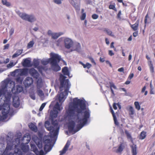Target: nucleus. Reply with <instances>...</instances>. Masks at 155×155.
<instances>
[{
    "mask_svg": "<svg viewBox=\"0 0 155 155\" xmlns=\"http://www.w3.org/2000/svg\"><path fill=\"white\" fill-rule=\"evenodd\" d=\"M139 19L137 20L135 23L134 25L130 24L131 28L134 31H136L138 29L139 24Z\"/></svg>",
    "mask_w": 155,
    "mask_h": 155,
    "instance_id": "17",
    "label": "nucleus"
},
{
    "mask_svg": "<svg viewBox=\"0 0 155 155\" xmlns=\"http://www.w3.org/2000/svg\"><path fill=\"white\" fill-rule=\"evenodd\" d=\"M51 139H48L45 140L43 141V143L45 144H48L51 145Z\"/></svg>",
    "mask_w": 155,
    "mask_h": 155,
    "instance_id": "39",
    "label": "nucleus"
},
{
    "mask_svg": "<svg viewBox=\"0 0 155 155\" xmlns=\"http://www.w3.org/2000/svg\"><path fill=\"white\" fill-rule=\"evenodd\" d=\"M33 81L31 78L27 77L24 81L23 83L26 87H28L32 84Z\"/></svg>",
    "mask_w": 155,
    "mask_h": 155,
    "instance_id": "8",
    "label": "nucleus"
},
{
    "mask_svg": "<svg viewBox=\"0 0 155 155\" xmlns=\"http://www.w3.org/2000/svg\"><path fill=\"white\" fill-rule=\"evenodd\" d=\"M134 104L135 108L138 110L140 109V106L139 104V103L138 101H135L134 103Z\"/></svg>",
    "mask_w": 155,
    "mask_h": 155,
    "instance_id": "36",
    "label": "nucleus"
},
{
    "mask_svg": "<svg viewBox=\"0 0 155 155\" xmlns=\"http://www.w3.org/2000/svg\"><path fill=\"white\" fill-rule=\"evenodd\" d=\"M104 31L106 32L108 35L111 37H114V35L112 31L109 29L107 28H104Z\"/></svg>",
    "mask_w": 155,
    "mask_h": 155,
    "instance_id": "25",
    "label": "nucleus"
},
{
    "mask_svg": "<svg viewBox=\"0 0 155 155\" xmlns=\"http://www.w3.org/2000/svg\"><path fill=\"white\" fill-rule=\"evenodd\" d=\"M37 94L40 97L44 96V94L43 91L41 90H39L38 91Z\"/></svg>",
    "mask_w": 155,
    "mask_h": 155,
    "instance_id": "43",
    "label": "nucleus"
},
{
    "mask_svg": "<svg viewBox=\"0 0 155 155\" xmlns=\"http://www.w3.org/2000/svg\"><path fill=\"white\" fill-rule=\"evenodd\" d=\"M109 8L110 9H113L115 11H117V9L115 7V5H109Z\"/></svg>",
    "mask_w": 155,
    "mask_h": 155,
    "instance_id": "44",
    "label": "nucleus"
},
{
    "mask_svg": "<svg viewBox=\"0 0 155 155\" xmlns=\"http://www.w3.org/2000/svg\"><path fill=\"white\" fill-rule=\"evenodd\" d=\"M14 147V153L15 155H23V152L26 153L30 150L29 146L26 143H20L19 139L15 138L12 141H9L7 142L6 147L4 151V153H7Z\"/></svg>",
    "mask_w": 155,
    "mask_h": 155,
    "instance_id": "3",
    "label": "nucleus"
},
{
    "mask_svg": "<svg viewBox=\"0 0 155 155\" xmlns=\"http://www.w3.org/2000/svg\"><path fill=\"white\" fill-rule=\"evenodd\" d=\"M34 44V42L33 41H30L28 44L27 47L28 48H29L32 47Z\"/></svg>",
    "mask_w": 155,
    "mask_h": 155,
    "instance_id": "41",
    "label": "nucleus"
},
{
    "mask_svg": "<svg viewBox=\"0 0 155 155\" xmlns=\"http://www.w3.org/2000/svg\"><path fill=\"white\" fill-rule=\"evenodd\" d=\"M13 104L15 107H18L20 105V101L18 97H15L13 98Z\"/></svg>",
    "mask_w": 155,
    "mask_h": 155,
    "instance_id": "15",
    "label": "nucleus"
},
{
    "mask_svg": "<svg viewBox=\"0 0 155 155\" xmlns=\"http://www.w3.org/2000/svg\"><path fill=\"white\" fill-rule=\"evenodd\" d=\"M125 133L126 135L127 139L131 140L132 139V137L131 134L127 130H125Z\"/></svg>",
    "mask_w": 155,
    "mask_h": 155,
    "instance_id": "37",
    "label": "nucleus"
},
{
    "mask_svg": "<svg viewBox=\"0 0 155 155\" xmlns=\"http://www.w3.org/2000/svg\"><path fill=\"white\" fill-rule=\"evenodd\" d=\"M113 117L114 124L116 126H118L119 125V123L117 120L116 117V116Z\"/></svg>",
    "mask_w": 155,
    "mask_h": 155,
    "instance_id": "45",
    "label": "nucleus"
},
{
    "mask_svg": "<svg viewBox=\"0 0 155 155\" xmlns=\"http://www.w3.org/2000/svg\"><path fill=\"white\" fill-rule=\"evenodd\" d=\"M109 83L110 85V87L111 93L114 95H115V94L114 93V91L112 89V88H114V89H116L117 87L114 84L113 82H109Z\"/></svg>",
    "mask_w": 155,
    "mask_h": 155,
    "instance_id": "21",
    "label": "nucleus"
},
{
    "mask_svg": "<svg viewBox=\"0 0 155 155\" xmlns=\"http://www.w3.org/2000/svg\"><path fill=\"white\" fill-rule=\"evenodd\" d=\"M58 113V111L57 110L54 109L53 111L51 112V117L53 118H55L57 117Z\"/></svg>",
    "mask_w": 155,
    "mask_h": 155,
    "instance_id": "27",
    "label": "nucleus"
},
{
    "mask_svg": "<svg viewBox=\"0 0 155 155\" xmlns=\"http://www.w3.org/2000/svg\"><path fill=\"white\" fill-rule=\"evenodd\" d=\"M70 145V142L69 141H68L62 150L60 151V155H63V154H64L68 150Z\"/></svg>",
    "mask_w": 155,
    "mask_h": 155,
    "instance_id": "14",
    "label": "nucleus"
},
{
    "mask_svg": "<svg viewBox=\"0 0 155 155\" xmlns=\"http://www.w3.org/2000/svg\"><path fill=\"white\" fill-rule=\"evenodd\" d=\"M26 136H27V138H28V142H29L30 140V136L28 134H25V135L24 136L23 138H25L26 137Z\"/></svg>",
    "mask_w": 155,
    "mask_h": 155,
    "instance_id": "51",
    "label": "nucleus"
},
{
    "mask_svg": "<svg viewBox=\"0 0 155 155\" xmlns=\"http://www.w3.org/2000/svg\"><path fill=\"white\" fill-rule=\"evenodd\" d=\"M73 105L75 108H77V112L78 114H81L83 117L82 118H80L78 117L76 119V122L78 124L75 129H74L75 125L74 121L72 120L69 123L68 126V131L70 133L73 132V134L79 130L87 123V110H86L84 112H83L86 109L84 101L82 100L76 98L74 99Z\"/></svg>",
    "mask_w": 155,
    "mask_h": 155,
    "instance_id": "1",
    "label": "nucleus"
},
{
    "mask_svg": "<svg viewBox=\"0 0 155 155\" xmlns=\"http://www.w3.org/2000/svg\"><path fill=\"white\" fill-rule=\"evenodd\" d=\"M51 145L48 144H45L44 150L45 151L48 152L51 149Z\"/></svg>",
    "mask_w": 155,
    "mask_h": 155,
    "instance_id": "31",
    "label": "nucleus"
},
{
    "mask_svg": "<svg viewBox=\"0 0 155 155\" xmlns=\"http://www.w3.org/2000/svg\"><path fill=\"white\" fill-rule=\"evenodd\" d=\"M131 148L132 155H137V146L136 145L133 144L130 146Z\"/></svg>",
    "mask_w": 155,
    "mask_h": 155,
    "instance_id": "24",
    "label": "nucleus"
},
{
    "mask_svg": "<svg viewBox=\"0 0 155 155\" xmlns=\"http://www.w3.org/2000/svg\"><path fill=\"white\" fill-rule=\"evenodd\" d=\"M21 54V53L20 54H18V53H15L12 55V58H14L16 57H18V56Z\"/></svg>",
    "mask_w": 155,
    "mask_h": 155,
    "instance_id": "62",
    "label": "nucleus"
},
{
    "mask_svg": "<svg viewBox=\"0 0 155 155\" xmlns=\"http://www.w3.org/2000/svg\"><path fill=\"white\" fill-rule=\"evenodd\" d=\"M133 36L134 37H137L138 35V31H137L136 32H135L133 33Z\"/></svg>",
    "mask_w": 155,
    "mask_h": 155,
    "instance_id": "60",
    "label": "nucleus"
},
{
    "mask_svg": "<svg viewBox=\"0 0 155 155\" xmlns=\"http://www.w3.org/2000/svg\"><path fill=\"white\" fill-rule=\"evenodd\" d=\"M73 43V41L69 38H66L64 40L65 46L66 48L68 49L72 47Z\"/></svg>",
    "mask_w": 155,
    "mask_h": 155,
    "instance_id": "10",
    "label": "nucleus"
},
{
    "mask_svg": "<svg viewBox=\"0 0 155 155\" xmlns=\"http://www.w3.org/2000/svg\"><path fill=\"white\" fill-rule=\"evenodd\" d=\"M30 74L34 78L37 79L39 76V74L37 71L33 68H31L29 70Z\"/></svg>",
    "mask_w": 155,
    "mask_h": 155,
    "instance_id": "9",
    "label": "nucleus"
},
{
    "mask_svg": "<svg viewBox=\"0 0 155 155\" xmlns=\"http://www.w3.org/2000/svg\"><path fill=\"white\" fill-rule=\"evenodd\" d=\"M134 76L133 73H130L128 76V79L130 80Z\"/></svg>",
    "mask_w": 155,
    "mask_h": 155,
    "instance_id": "58",
    "label": "nucleus"
},
{
    "mask_svg": "<svg viewBox=\"0 0 155 155\" xmlns=\"http://www.w3.org/2000/svg\"><path fill=\"white\" fill-rule=\"evenodd\" d=\"M14 65V64H13V63L12 62H10L9 64H7V67L8 68H10L13 66Z\"/></svg>",
    "mask_w": 155,
    "mask_h": 155,
    "instance_id": "48",
    "label": "nucleus"
},
{
    "mask_svg": "<svg viewBox=\"0 0 155 155\" xmlns=\"http://www.w3.org/2000/svg\"><path fill=\"white\" fill-rule=\"evenodd\" d=\"M37 146L39 149H41L42 148L43 146L41 143L40 142H38L37 144Z\"/></svg>",
    "mask_w": 155,
    "mask_h": 155,
    "instance_id": "50",
    "label": "nucleus"
},
{
    "mask_svg": "<svg viewBox=\"0 0 155 155\" xmlns=\"http://www.w3.org/2000/svg\"><path fill=\"white\" fill-rule=\"evenodd\" d=\"M98 17V16L96 14H93L92 16V18L94 19H96Z\"/></svg>",
    "mask_w": 155,
    "mask_h": 155,
    "instance_id": "49",
    "label": "nucleus"
},
{
    "mask_svg": "<svg viewBox=\"0 0 155 155\" xmlns=\"http://www.w3.org/2000/svg\"><path fill=\"white\" fill-rule=\"evenodd\" d=\"M39 64V62L38 60L34 59L33 60V65L35 68H37Z\"/></svg>",
    "mask_w": 155,
    "mask_h": 155,
    "instance_id": "34",
    "label": "nucleus"
},
{
    "mask_svg": "<svg viewBox=\"0 0 155 155\" xmlns=\"http://www.w3.org/2000/svg\"><path fill=\"white\" fill-rule=\"evenodd\" d=\"M8 83H5L1 86L0 89V121L6 119L9 112L10 108L9 105L6 104V108H2V105L5 102V100H9L12 96L10 92L7 90Z\"/></svg>",
    "mask_w": 155,
    "mask_h": 155,
    "instance_id": "2",
    "label": "nucleus"
},
{
    "mask_svg": "<svg viewBox=\"0 0 155 155\" xmlns=\"http://www.w3.org/2000/svg\"><path fill=\"white\" fill-rule=\"evenodd\" d=\"M125 143H120L117 149L116 150V152L117 153H121L125 147Z\"/></svg>",
    "mask_w": 155,
    "mask_h": 155,
    "instance_id": "16",
    "label": "nucleus"
},
{
    "mask_svg": "<svg viewBox=\"0 0 155 155\" xmlns=\"http://www.w3.org/2000/svg\"><path fill=\"white\" fill-rule=\"evenodd\" d=\"M88 58L92 63L94 65H95L96 64V63L93 58L91 57H89Z\"/></svg>",
    "mask_w": 155,
    "mask_h": 155,
    "instance_id": "47",
    "label": "nucleus"
},
{
    "mask_svg": "<svg viewBox=\"0 0 155 155\" xmlns=\"http://www.w3.org/2000/svg\"><path fill=\"white\" fill-rule=\"evenodd\" d=\"M22 65L25 67H31L32 66L31 64V61L30 60L27 58L25 59L22 63Z\"/></svg>",
    "mask_w": 155,
    "mask_h": 155,
    "instance_id": "20",
    "label": "nucleus"
},
{
    "mask_svg": "<svg viewBox=\"0 0 155 155\" xmlns=\"http://www.w3.org/2000/svg\"><path fill=\"white\" fill-rule=\"evenodd\" d=\"M45 103H43L42 104L39 109L40 111H41L45 107Z\"/></svg>",
    "mask_w": 155,
    "mask_h": 155,
    "instance_id": "46",
    "label": "nucleus"
},
{
    "mask_svg": "<svg viewBox=\"0 0 155 155\" xmlns=\"http://www.w3.org/2000/svg\"><path fill=\"white\" fill-rule=\"evenodd\" d=\"M146 88V87L145 86L142 88L141 91V92L142 93H143L144 92H145L144 94L145 96L147 94V93H148L147 91H145Z\"/></svg>",
    "mask_w": 155,
    "mask_h": 155,
    "instance_id": "42",
    "label": "nucleus"
},
{
    "mask_svg": "<svg viewBox=\"0 0 155 155\" xmlns=\"http://www.w3.org/2000/svg\"><path fill=\"white\" fill-rule=\"evenodd\" d=\"M19 15L23 19L28 21L31 22L35 21L36 19L35 17L33 15H28L23 13H20Z\"/></svg>",
    "mask_w": 155,
    "mask_h": 155,
    "instance_id": "7",
    "label": "nucleus"
},
{
    "mask_svg": "<svg viewBox=\"0 0 155 155\" xmlns=\"http://www.w3.org/2000/svg\"><path fill=\"white\" fill-rule=\"evenodd\" d=\"M30 146L31 150L33 151L36 154H37L38 153V150L36 145L34 144H31Z\"/></svg>",
    "mask_w": 155,
    "mask_h": 155,
    "instance_id": "19",
    "label": "nucleus"
},
{
    "mask_svg": "<svg viewBox=\"0 0 155 155\" xmlns=\"http://www.w3.org/2000/svg\"><path fill=\"white\" fill-rule=\"evenodd\" d=\"M110 112L112 114L113 117H116V116L115 115L114 112L111 107H110Z\"/></svg>",
    "mask_w": 155,
    "mask_h": 155,
    "instance_id": "54",
    "label": "nucleus"
},
{
    "mask_svg": "<svg viewBox=\"0 0 155 155\" xmlns=\"http://www.w3.org/2000/svg\"><path fill=\"white\" fill-rule=\"evenodd\" d=\"M66 112L67 117L70 119H72L75 114L74 110L72 108H69Z\"/></svg>",
    "mask_w": 155,
    "mask_h": 155,
    "instance_id": "11",
    "label": "nucleus"
},
{
    "mask_svg": "<svg viewBox=\"0 0 155 155\" xmlns=\"http://www.w3.org/2000/svg\"><path fill=\"white\" fill-rule=\"evenodd\" d=\"M20 74L21 76H27L28 75V70L27 68H24L19 69Z\"/></svg>",
    "mask_w": 155,
    "mask_h": 155,
    "instance_id": "18",
    "label": "nucleus"
},
{
    "mask_svg": "<svg viewBox=\"0 0 155 155\" xmlns=\"http://www.w3.org/2000/svg\"><path fill=\"white\" fill-rule=\"evenodd\" d=\"M124 68L123 67L121 68L118 69V71L119 72H124Z\"/></svg>",
    "mask_w": 155,
    "mask_h": 155,
    "instance_id": "63",
    "label": "nucleus"
},
{
    "mask_svg": "<svg viewBox=\"0 0 155 155\" xmlns=\"http://www.w3.org/2000/svg\"><path fill=\"white\" fill-rule=\"evenodd\" d=\"M62 73L65 75H69V72L68 68L67 67H65L62 68Z\"/></svg>",
    "mask_w": 155,
    "mask_h": 155,
    "instance_id": "26",
    "label": "nucleus"
},
{
    "mask_svg": "<svg viewBox=\"0 0 155 155\" xmlns=\"http://www.w3.org/2000/svg\"><path fill=\"white\" fill-rule=\"evenodd\" d=\"M110 112L112 114L113 117H116V116L115 115L114 112L111 107H110Z\"/></svg>",
    "mask_w": 155,
    "mask_h": 155,
    "instance_id": "55",
    "label": "nucleus"
},
{
    "mask_svg": "<svg viewBox=\"0 0 155 155\" xmlns=\"http://www.w3.org/2000/svg\"><path fill=\"white\" fill-rule=\"evenodd\" d=\"M36 155H44V152L42 150H41L39 151H38V153Z\"/></svg>",
    "mask_w": 155,
    "mask_h": 155,
    "instance_id": "52",
    "label": "nucleus"
},
{
    "mask_svg": "<svg viewBox=\"0 0 155 155\" xmlns=\"http://www.w3.org/2000/svg\"><path fill=\"white\" fill-rule=\"evenodd\" d=\"M23 90V88L19 85H17L16 86V91L15 92V94H17L22 92Z\"/></svg>",
    "mask_w": 155,
    "mask_h": 155,
    "instance_id": "30",
    "label": "nucleus"
},
{
    "mask_svg": "<svg viewBox=\"0 0 155 155\" xmlns=\"http://www.w3.org/2000/svg\"><path fill=\"white\" fill-rule=\"evenodd\" d=\"M69 1L71 3L73 6L76 9L78 10V9H79V7L78 5H77V3L74 2L73 0H69Z\"/></svg>",
    "mask_w": 155,
    "mask_h": 155,
    "instance_id": "33",
    "label": "nucleus"
},
{
    "mask_svg": "<svg viewBox=\"0 0 155 155\" xmlns=\"http://www.w3.org/2000/svg\"><path fill=\"white\" fill-rule=\"evenodd\" d=\"M108 54H109L110 56H112L114 54V53L111 50H109V51Z\"/></svg>",
    "mask_w": 155,
    "mask_h": 155,
    "instance_id": "61",
    "label": "nucleus"
},
{
    "mask_svg": "<svg viewBox=\"0 0 155 155\" xmlns=\"http://www.w3.org/2000/svg\"><path fill=\"white\" fill-rule=\"evenodd\" d=\"M29 128L33 131L36 132L38 130V128L36 126L32 123H30L28 125Z\"/></svg>",
    "mask_w": 155,
    "mask_h": 155,
    "instance_id": "23",
    "label": "nucleus"
},
{
    "mask_svg": "<svg viewBox=\"0 0 155 155\" xmlns=\"http://www.w3.org/2000/svg\"><path fill=\"white\" fill-rule=\"evenodd\" d=\"M9 46V44H7L4 45V49H7L8 48Z\"/></svg>",
    "mask_w": 155,
    "mask_h": 155,
    "instance_id": "56",
    "label": "nucleus"
},
{
    "mask_svg": "<svg viewBox=\"0 0 155 155\" xmlns=\"http://www.w3.org/2000/svg\"><path fill=\"white\" fill-rule=\"evenodd\" d=\"M64 92H61L59 94H58L56 97V100L58 99L59 103H62L64 100Z\"/></svg>",
    "mask_w": 155,
    "mask_h": 155,
    "instance_id": "12",
    "label": "nucleus"
},
{
    "mask_svg": "<svg viewBox=\"0 0 155 155\" xmlns=\"http://www.w3.org/2000/svg\"><path fill=\"white\" fill-rule=\"evenodd\" d=\"M126 109L128 112V114L130 116L133 117V115L135 113V111L134 108L131 106H128L127 107Z\"/></svg>",
    "mask_w": 155,
    "mask_h": 155,
    "instance_id": "13",
    "label": "nucleus"
},
{
    "mask_svg": "<svg viewBox=\"0 0 155 155\" xmlns=\"http://www.w3.org/2000/svg\"><path fill=\"white\" fill-rule=\"evenodd\" d=\"M73 48V50H72V51H74V50H76L77 51H79L80 48V44L78 43H75L74 44H73V45H72V47Z\"/></svg>",
    "mask_w": 155,
    "mask_h": 155,
    "instance_id": "22",
    "label": "nucleus"
},
{
    "mask_svg": "<svg viewBox=\"0 0 155 155\" xmlns=\"http://www.w3.org/2000/svg\"><path fill=\"white\" fill-rule=\"evenodd\" d=\"M79 63L80 64L82 65L83 66L84 68H86L87 67V63H86V64H84L81 61H79Z\"/></svg>",
    "mask_w": 155,
    "mask_h": 155,
    "instance_id": "57",
    "label": "nucleus"
},
{
    "mask_svg": "<svg viewBox=\"0 0 155 155\" xmlns=\"http://www.w3.org/2000/svg\"><path fill=\"white\" fill-rule=\"evenodd\" d=\"M53 126H50L48 121H46L45 123V127L48 130L50 131V134L52 137H55L58 135L59 127L57 123L52 122Z\"/></svg>",
    "mask_w": 155,
    "mask_h": 155,
    "instance_id": "5",
    "label": "nucleus"
},
{
    "mask_svg": "<svg viewBox=\"0 0 155 155\" xmlns=\"http://www.w3.org/2000/svg\"><path fill=\"white\" fill-rule=\"evenodd\" d=\"M117 105V104L115 103H114L113 104V107L114 109L115 110H116L117 109V107L116 106Z\"/></svg>",
    "mask_w": 155,
    "mask_h": 155,
    "instance_id": "59",
    "label": "nucleus"
},
{
    "mask_svg": "<svg viewBox=\"0 0 155 155\" xmlns=\"http://www.w3.org/2000/svg\"><path fill=\"white\" fill-rule=\"evenodd\" d=\"M148 18V14L147 13L145 17L144 22L145 24L147 23V18Z\"/></svg>",
    "mask_w": 155,
    "mask_h": 155,
    "instance_id": "53",
    "label": "nucleus"
},
{
    "mask_svg": "<svg viewBox=\"0 0 155 155\" xmlns=\"http://www.w3.org/2000/svg\"><path fill=\"white\" fill-rule=\"evenodd\" d=\"M62 107H61V105L59 104L58 102H57L55 105L54 109H56V110L61 111L62 109Z\"/></svg>",
    "mask_w": 155,
    "mask_h": 155,
    "instance_id": "28",
    "label": "nucleus"
},
{
    "mask_svg": "<svg viewBox=\"0 0 155 155\" xmlns=\"http://www.w3.org/2000/svg\"><path fill=\"white\" fill-rule=\"evenodd\" d=\"M146 136V132L142 131L140 134L139 138L140 139L143 140L145 138Z\"/></svg>",
    "mask_w": 155,
    "mask_h": 155,
    "instance_id": "32",
    "label": "nucleus"
},
{
    "mask_svg": "<svg viewBox=\"0 0 155 155\" xmlns=\"http://www.w3.org/2000/svg\"><path fill=\"white\" fill-rule=\"evenodd\" d=\"M66 77L63 75L61 74L59 78L60 85L59 86V89L60 91H62L64 90L63 88H64L65 89L64 92L67 93L69 90L70 86L71 84L69 83L68 79H66Z\"/></svg>",
    "mask_w": 155,
    "mask_h": 155,
    "instance_id": "6",
    "label": "nucleus"
},
{
    "mask_svg": "<svg viewBox=\"0 0 155 155\" xmlns=\"http://www.w3.org/2000/svg\"><path fill=\"white\" fill-rule=\"evenodd\" d=\"M31 98L33 100L35 99V97L34 94H33L30 96Z\"/></svg>",
    "mask_w": 155,
    "mask_h": 155,
    "instance_id": "64",
    "label": "nucleus"
},
{
    "mask_svg": "<svg viewBox=\"0 0 155 155\" xmlns=\"http://www.w3.org/2000/svg\"><path fill=\"white\" fill-rule=\"evenodd\" d=\"M63 34V33L62 32H60L59 33H53L52 35V38L54 39L57 38Z\"/></svg>",
    "mask_w": 155,
    "mask_h": 155,
    "instance_id": "29",
    "label": "nucleus"
},
{
    "mask_svg": "<svg viewBox=\"0 0 155 155\" xmlns=\"http://www.w3.org/2000/svg\"><path fill=\"white\" fill-rule=\"evenodd\" d=\"M51 58L47 60L42 61L41 63L44 65L47 64L49 63L51 65L52 70L55 71H58L61 70V68L58 63L61 60V57L57 54L51 53L50 54Z\"/></svg>",
    "mask_w": 155,
    "mask_h": 155,
    "instance_id": "4",
    "label": "nucleus"
},
{
    "mask_svg": "<svg viewBox=\"0 0 155 155\" xmlns=\"http://www.w3.org/2000/svg\"><path fill=\"white\" fill-rule=\"evenodd\" d=\"M2 2L4 5H5L7 6H9L11 4L10 3L7 2V0H2Z\"/></svg>",
    "mask_w": 155,
    "mask_h": 155,
    "instance_id": "40",
    "label": "nucleus"
},
{
    "mask_svg": "<svg viewBox=\"0 0 155 155\" xmlns=\"http://www.w3.org/2000/svg\"><path fill=\"white\" fill-rule=\"evenodd\" d=\"M150 64H149L150 69L151 72L153 73L154 72V68L153 64L152 63L151 61H150Z\"/></svg>",
    "mask_w": 155,
    "mask_h": 155,
    "instance_id": "38",
    "label": "nucleus"
},
{
    "mask_svg": "<svg viewBox=\"0 0 155 155\" xmlns=\"http://www.w3.org/2000/svg\"><path fill=\"white\" fill-rule=\"evenodd\" d=\"M84 9H82L81 12L82 14L81 17V19L82 20H84L85 19L86 17V14L85 13H84Z\"/></svg>",
    "mask_w": 155,
    "mask_h": 155,
    "instance_id": "35",
    "label": "nucleus"
}]
</instances>
